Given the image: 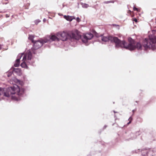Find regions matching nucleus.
<instances>
[{
    "mask_svg": "<svg viewBox=\"0 0 156 156\" xmlns=\"http://www.w3.org/2000/svg\"><path fill=\"white\" fill-rule=\"evenodd\" d=\"M13 72L19 76L21 75L22 74L21 70L19 68H14Z\"/></svg>",
    "mask_w": 156,
    "mask_h": 156,
    "instance_id": "10",
    "label": "nucleus"
},
{
    "mask_svg": "<svg viewBox=\"0 0 156 156\" xmlns=\"http://www.w3.org/2000/svg\"><path fill=\"white\" fill-rule=\"evenodd\" d=\"M134 110H133V112H134Z\"/></svg>",
    "mask_w": 156,
    "mask_h": 156,
    "instance_id": "27",
    "label": "nucleus"
},
{
    "mask_svg": "<svg viewBox=\"0 0 156 156\" xmlns=\"http://www.w3.org/2000/svg\"><path fill=\"white\" fill-rule=\"evenodd\" d=\"M133 10L134 11L136 10L138 11V9L135 7H133Z\"/></svg>",
    "mask_w": 156,
    "mask_h": 156,
    "instance_id": "22",
    "label": "nucleus"
},
{
    "mask_svg": "<svg viewBox=\"0 0 156 156\" xmlns=\"http://www.w3.org/2000/svg\"><path fill=\"white\" fill-rule=\"evenodd\" d=\"M64 18L67 20L70 21H71L73 19V16H64Z\"/></svg>",
    "mask_w": 156,
    "mask_h": 156,
    "instance_id": "12",
    "label": "nucleus"
},
{
    "mask_svg": "<svg viewBox=\"0 0 156 156\" xmlns=\"http://www.w3.org/2000/svg\"><path fill=\"white\" fill-rule=\"evenodd\" d=\"M50 39L53 41H54L56 40L58 41L59 40L58 38L55 35H53L51 36V37H50Z\"/></svg>",
    "mask_w": 156,
    "mask_h": 156,
    "instance_id": "13",
    "label": "nucleus"
},
{
    "mask_svg": "<svg viewBox=\"0 0 156 156\" xmlns=\"http://www.w3.org/2000/svg\"><path fill=\"white\" fill-rule=\"evenodd\" d=\"M76 20L78 22L80 21V19L79 17H77L76 18Z\"/></svg>",
    "mask_w": 156,
    "mask_h": 156,
    "instance_id": "20",
    "label": "nucleus"
},
{
    "mask_svg": "<svg viewBox=\"0 0 156 156\" xmlns=\"http://www.w3.org/2000/svg\"><path fill=\"white\" fill-rule=\"evenodd\" d=\"M136 138V136H135L134 138H132V139H134Z\"/></svg>",
    "mask_w": 156,
    "mask_h": 156,
    "instance_id": "26",
    "label": "nucleus"
},
{
    "mask_svg": "<svg viewBox=\"0 0 156 156\" xmlns=\"http://www.w3.org/2000/svg\"><path fill=\"white\" fill-rule=\"evenodd\" d=\"M150 38H154L153 37L151 36L149 37V38H145L143 41V44L142 45L140 42H138L135 45V41L132 38L129 37L128 38V41L129 43L128 44L125 41H122V43L121 46V48H124L126 49H129L130 50H134L136 48H137L138 50H141L142 49V47L144 48L145 49H146L147 48H152L154 49L155 48V44H154L153 46L152 47H145L144 46V41L146 39L149 40Z\"/></svg>",
    "mask_w": 156,
    "mask_h": 156,
    "instance_id": "2",
    "label": "nucleus"
},
{
    "mask_svg": "<svg viewBox=\"0 0 156 156\" xmlns=\"http://www.w3.org/2000/svg\"><path fill=\"white\" fill-rule=\"evenodd\" d=\"M114 2L113 1H105L104 2V3L105 4H108L109 3H113Z\"/></svg>",
    "mask_w": 156,
    "mask_h": 156,
    "instance_id": "17",
    "label": "nucleus"
},
{
    "mask_svg": "<svg viewBox=\"0 0 156 156\" xmlns=\"http://www.w3.org/2000/svg\"><path fill=\"white\" fill-rule=\"evenodd\" d=\"M34 37L33 35H29L28 37V39L31 40L32 42L34 43Z\"/></svg>",
    "mask_w": 156,
    "mask_h": 156,
    "instance_id": "15",
    "label": "nucleus"
},
{
    "mask_svg": "<svg viewBox=\"0 0 156 156\" xmlns=\"http://www.w3.org/2000/svg\"><path fill=\"white\" fill-rule=\"evenodd\" d=\"M7 73L8 77H10L11 76L13 73L12 72H8Z\"/></svg>",
    "mask_w": 156,
    "mask_h": 156,
    "instance_id": "16",
    "label": "nucleus"
},
{
    "mask_svg": "<svg viewBox=\"0 0 156 156\" xmlns=\"http://www.w3.org/2000/svg\"><path fill=\"white\" fill-rule=\"evenodd\" d=\"M129 121V122H128L127 123V124H129V123H130L131 122V121L132 120V118L131 117H129V119H128Z\"/></svg>",
    "mask_w": 156,
    "mask_h": 156,
    "instance_id": "18",
    "label": "nucleus"
},
{
    "mask_svg": "<svg viewBox=\"0 0 156 156\" xmlns=\"http://www.w3.org/2000/svg\"><path fill=\"white\" fill-rule=\"evenodd\" d=\"M133 21L135 22L136 23L137 22V20L136 18H134L133 19Z\"/></svg>",
    "mask_w": 156,
    "mask_h": 156,
    "instance_id": "21",
    "label": "nucleus"
},
{
    "mask_svg": "<svg viewBox=\"0 0 156 156\" xmlns=\"http://www.w3.org/2000/svg\"><path fill=\"white\" fill-rule=\"evenodd\" d=\"M114 113H115V111H114Z\"/></svg>",
    "mask_w": 156,
    "mask_h": 156,
    "instance_id": "29",
    "label": "nucleus"
},
{
    "mask_svg": "<svg viewBox=\"0 0 156 156\" xmlns=\"http://www.w3.org/2000/svg\"><path fill=\"white\" fill-rule=\"evenodd\" d=\"M13 81L14 83L12 84L15 85L9 87L6 92H3L2 89L0 87V95H3L7 97L11 96L12 99L18 101L24 95L25 90L23 88H20L18 84L22 86L23 85V83L18 79H13Z\"/></svg>",
    "mask_w": 156,
    "mask_h": 156,
    "instance_id": "1",
    "label": "nucleus"
},
{
    "mask_svg": "<svg viewBox=\"0 0 156 156\" xmlns=\"http://www.w3.org/2000/svg\"><path fill=\"white\" fill-rule=\"evenodd\" d=\"M83 7L87 8L89 6V5L87 4H84L83 5Z\"/></svg>",
    "mask_w": 156,
    "mask_h": 156,
    "instance_id": "19",
    "label": "nucleus"
},
{
    "mask_svg": "<svg viewBox=\"0 0 156 156\" xmlns=\"http://www.w3.org/2000/svg\"><path fill=\"white\" fill-rule=\"evenodd\" d=\"M20 59H17L16 60L15 63L14 64V66L15 67H18L20 65Z\"/></svg>",
    "mask_w": 156,
    "mask_h": 156,
    "instance_id": "14",
    "label": "nucleus"
},
{
    "mask_svg": "<svg viewBox=\"0 0 156 156\" xmlns=\"http://www.w3.org/2000/svg\"><path fill=\"white\" fill-rule=\"evenodd\" d=\"M2 49V45L0 44V50Z\"/></svg>",
    "mask_w": 156,
    "mask_h": 156,
    "instance_id": "24",
    "label": "nucleus"
},
{
    "mask_svg": "<svg viewBox=\"0 0 156 156\" xmlns=\"http://www.w3.org/2000/svg\"><path fill=\"white\" fill-rule=\"evenodd\" d=\"M153 37L154 38H150L148 40H145L144 45L145 47H152L154 44L156 43V37Z\"/></svg>",
    "mask_w": 156,
    "mask_h": 156,
    "instance_id": "5",
    "label": "nucleus"
},
{
    "mask_svg": "<svg viewBox=\"0 0 156 156\" xmlns=\"http://www.w3.org/2000/svg\"><path fill=\"white\" fill-rule=\"evenodd\" d=\"M93 37V35L91 33L87 34L84 36L83 38L82 39V41L83 43H86L88 40L91 39Z\"/></svg>",
    "mask_w": 156,
    "mask_h": 156,
    "instance_id": "8",
    "label": "nucleus"
},
{
    "mask_svg": "<svg viewBox=\"0 0 156 156\" xmlns=\"http://www.w3.org/2000/svg\"><path fill=\"white\" fill-rule=\"evenodd\" d=\"M101 39L102 41L105 42L110 41L112 42H114L115 44L116 48L121 47L122 43V41H120L118 37H113L109 35L106 37L101 36Z\"/></svg>",
    "mask_w": 156,
    "mask_h": 156,
    "instance_id": "4",
    "label": "nucleus"
},
{
    "mask_svg": "<svg viewBox=\"0 0 156 156\" xmlns=\"http://www.w3.org/2000/svg\"><path fill=\"white\" fill-rule=\"evenodd\" d=\"M24 55H27V60H30L32 56V52L30 51H29L27 53L25 54Z\"/></svg>",
    "mask_w": 156,
    "mask_h": 156,
    "instance_id": "11",
    "label": "nucleus"
},
{
    "mask_svg": "<svg viewBox=\"0 0 156 156\" xmlns=\"http://www.w3.org/2000/svg\"><path fill=\"white\" fill-rule=\"evenodd\" d=\"M6 17L8 18L9 17V15L6 14L5 15Z\"/></svg>",
    "mask_w": 156,
    "mask_h": 156,
    "instance_id": "23",
    "label": "nucleus"
},
{
    "mask_svg": "<svg viewBox=\"0 0 156 156\" xmlns=\"http://www.w3.org/2000/svg\"><path fill=\"white\" fill-rule=\"evenodd\" d=\"M57 36L61 37V39L62 41H66L68 39L79 40L81 38V36L78 31L70 32L69 33L64 31L60 32L57 33Z\"/></svg>",
    "mask_w": 156,
    "mask_h": 156,
    "instance_id": "3",
    "label": "nucleus"
},
{
    "mask_svg": "<svg viewBox=\"0 0 156 156\" xmlns=\"http://www.w3.org/2000/svg\"><path fill=\"white\" fill-rule=\"evenodd\" d=\"M142 153L143 155L156 156V149H145L142 150Z\"/></svg>",
    "mask_w": 156,
    "mask_h": 156,
    "instance_id": "6",
    "label": "nucleus"
},
{
    "mask_svg": "<svg viewBox=\"0 0 156 156\" xmlns=\"http://www.w3.org/2000/svg\"><path fill=\"white\" fill-rule=\"evenodd\" d=\"M27 60V55H24L23 58V62L21 64V66L23 68H25L27 67V65L26 62V61Z\"/></svg>",
    "mask_w": 156,
    "mask_h": 156,
    "instance_id": "9",
    "label": "nucleus"
},
{
    "mask_svg": "<svg viewBox=\"0 0 156 156\" xmlns=\"http://www.w3.org/2000/svg\"><path fill=\"white\" fill-rule=\"evenodd\" d=\"M107 127V126H105L104 127V129H105V128L106 127Z\"/></svg>",
    "mask_w": 156,
    "mask_h": 156,
    "instance_id": "25",
    "label": "nucleus"
},
{
    "mask_svg": "<svg viewBox=\"0 0 156 156\" xmlns=\"http://www.w3.org/2000/svg\"><path fill=\"white\" fill-rule=\"evenodd\" d=\"M48 41L47 39H45L41 41H39L34 42V49H37L41 47L44 44L47 42Z\"/></svg>",
    "mask_w": 156,
    "mask_h": 156,
    "instance_id": "7",
    "label": "nucleus"
},
{
    "mask_svg": "<svg viewBox=\"0 0 156 156\" xmlns=\"http://www.w3.org/2000/svg\"><path fill=\"white\" fill-rule=\"evenodd\" d=\"M128 12H131V11H130V10H129V11H128Z\"/></svg>",
    "mask_w": 156,
    "mask_h": 156,
    "instance_id": "28",
    "label": "nucleus"
}]
</instances>
